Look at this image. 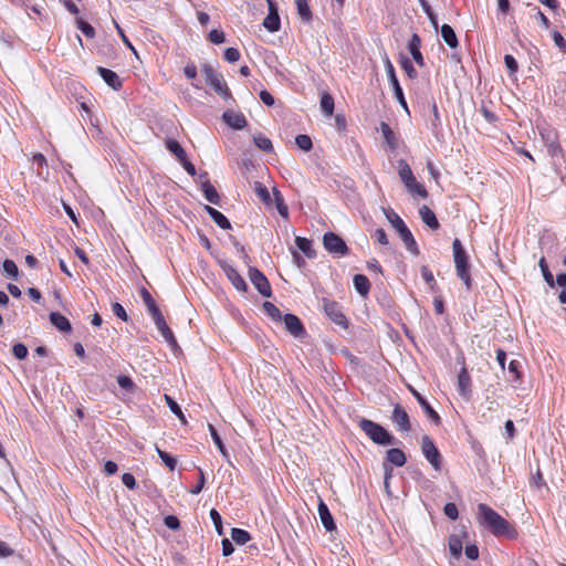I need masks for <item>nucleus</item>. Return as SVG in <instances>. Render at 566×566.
Listing matches in <instances>:
<instances>
[{"mask_svg": "<svg viewBox=\"0 0 566 566\" xmlns=\"http://www.w3.org/2000/svg\"><path fill=\"white\" fill-rule=\"evenodd\" d=\"M385 214H386L387 220L392 226V228L398 232L406 249L412 255H415V256L419 255L420 251H419L418 244H417L411 231L406 226L405 221L391 209L385 210Z\"/></svg>", "mask_w": 566, "mask_h": 566, "instance_id": "2", "label": "nucleus"}, {"mask_svg": "<svg viewBox=\"0 0 566 566\" xmlns=\"http://www.w3.org/2000/svg\"><path fill=\"white\" fill-rule=\"evenodd\" d=\"M166 400H167V403H168L170 410L176 416H178L180 420H184V415H182V411H181L180 407L178 406V403L169 396H166Z\"/></svg>", "mask_w": 566, "mask_h": 566, "instance_id": "61", "label": "nucleus"}, {"mask_svg": "<svg viewBox=\"0 0 566 566\" xmlns=\"http://www.w3.org/2000/svg\"><path fill=\"white\" fill-rule=\"evenodd\" d=\"M538 265L541 268V271L543 273V276L546 281V283L549 285V286H554V277H553V274L551 273L549 269H548V265L546 263V260L545 258H542L538 262Z\"/></svg>", "mask_w": 566, "mask_h": 566, "instance_id": "45", "label": "nucleus"}, {"mask_svg": "<svg viewBox=\"0 0 566 566\" xmlns=\"http://www.w3.org/2000/svg\"><path fill=\"white\" fill-rule=\"evenodd\" d=\"M117 384L119 385V387H122L123 389H125L127 391H133L135 388L134 381L132 380L130 377H128L126 375H119L117 377Z\"/></svg>", "mask_w": 566, "mask_h": 566, "instance_id": "49", "label": "nucleus"}, {"mask_svg": "<svg viewBox=\"0 0 566 566\" xmlns=\"http://www.w3.org/2000/svg\"><path fill=\"white\" fill-rule=\"evenodd\" d=\"M265 314L271 317L274 322H281L283 316L281 311L271 302L265 301L262 305Z\"/></svg>", "mask_w": 566, "mask_h": 566, "instance_id": "35", "label": "nucleus"}, {"mask_svg": "<svg viewBox=\"0 0 566 566\" xmlns=\"http://www.w3.org/2000/svg\"><path fill=\"white\" fill-rule=\"evenodd\" d=\"M286 331L295 337H300L305 334L304 326L301 319L294 314H285L282 318Z\"/></svg>", "mask_w": 566, "mask_h": 566, "instance_id": "15", "label": "nucleus"}, {"mask_svg": "<svg viewBox=\"0 0 566 566\" xmlns=\"http://www.w3.org/2000/svg\"><path fill=\"white\" fill-rule=\"evenodd\" d=\"M224 60L229 63H234L240 60V52L235 48H228L224 51Z\"/></svg>", "mask_w": 566, "mask_h": 566, "instance_id": "54", "label": "nucleus"}, {"mask_svg": "<svg viewBox=\"0 0 566 566\" xmlns=\"http://www.w3.org/2000/svg\"><path fill=\"white\" fill-rule=\"evenodd\" d=\"M203 209L210 216V218L217 223L218 227H220L223 230L231 229V223L223 213L207 205L203 207Z\"/></svg>", "mask_w": 566, "mask_h": 566, "instance_id": "22", "label": "nucleus"}, {"mask_svg": "<svg viewBox=\"0 0 566 566\" xmlns=\"http://www.w3.org/2000/svg\"><path fill=\"white\" fill-rule=\"evenodd\" d=\"M269 4V13L263 20L264 28L270 32H276L280 30L281 21L277 12L276 4L273 0H266Z\"/></svg>", "mask_w": 566, "mask_h": 566, "instance_id": "12", "label": "nucleus"}, {"mask_svg": "<svg viewBox=\"0 0 566 566\" xmlns=\"http://www.w3.org/2000/svg\"><path fill=\"white\" fill-rule=\"evenodd\" d=\"M13 355L17 359H24L28 356V348L24 344L18 343L13 345Z\"/></svg>", "mask_w": 566, "mask_h": 566, "instance_id": "53", "label": "nucleus"}, {"mask_svg": "<svg viewBox=\"0 0 566 566\" xmlns=\"http://www.w3.org/2000/svg\"><path fill=\"white\" fill-rule=\"evenodd\" d=\"M254 190H255V193L258 195V197L263 201V202H269L270 201V193H269V190L268 188L260 181H255L254 182Z\"/></svg>", "mask_w": 566, "mask_h": 566, "instance_id": "47", "label": "nucleus"}, {"mask_svg": "<svg viewBox=\"0 0 566 566\" xmlns=\"http://www.w3.org/2000/svg\"><path fill=\"white\" fill-rule=\"evenodd\" d=\"M386 461L396 467H402L405 465L407 458L402 450L392 448L387 451Z\"/></svg>", "mask_w": 566, "mask_h": 566, "instance_id": "26", "label": "nucleus"}, {"mask_svg": "<svg viewBox=\"0 0 566 566\" xmlns=\"http://www.w3.org/2000/svg\"><path fill=\"white\" fill-rule=\"evenodd\" d=\"M449 549L454 557H459L462 552V542L457 536H451L449 539Z\"/></svg>", "mask_w": 566, "mask_h": 566, "instance_id": "44", "label": "nucleus"}, {"mask_svg": "<svg viewBox=\"0 0 566 566\" xmlns=\"http://www.w3.org/2000/svg\"><path fill=\"white\" fill-rule=\"evenodd\" d=\"M421 275L426 283L430 286L431 290H434L437 283L433 276V273L429 270L428 266L423 265L421 266Z\"/></svg>", "mask_w": 566, "mask_h": 566, "instance_id": "50", "label": "nucleus"}, {"mask_svg": "<svg viewBox=\"0 0 566 566\" xmlns=\"http://www.w3.org/2000/svg\"><path fill=\"white\" fill-rule=\"evenodd\" d=\"M465 556L471 559L475 560L479 557V548L475 545H467L465 547Z\"/></svg>", "mask_w": 566, "mask_h": 566, "instance_id": "64", "label": "nucleus"}, {"mask_svg": "<svg viewBox=\"0 0 566 566\" xmlns=\"http://www.w3.org/2000/svg\"><path fill=\"white\" fill-rule=\"evenodd\" d=\"M231 538L237 544L243 545L251 539V535L245 530L234 527L231 530Z\"/></svg>", "mask_w": 566, "mask_h": 566, "instance_id": "36", "label": "nucleus"}, {"mask_svg": "<svg viewBox=\"0 0 566 566\" xmlns=\"http://www.w3.org/2000/svg\"><path fill=\"white\" fill-rule=\"evenodd\" d=\"M412 394L415 398L417 399L418 403L421 406L426 415L436 423H440V416L438 412L430 406V403L427 401V399L421 396L417 390L412 389Z\"/></svg>", "mask_w": 566, "mask_h": 566, "instance_id": "20", "label": "nucleus"}, {"mask_svg": "<svg viewBox=\"0 0 566 566\" xmlns=\"http://www.w3.org/2000/svg\"><path fill=\"white\" fill-rule=\"evenodd\" d=\"M444 514L450 518V520H457L458 518V515H459V512H458V507L454 503H447L444 505Z\"/></svg>", "mask_w": 566, "mask_h": 566, "instance_id": "57", "label": "nucleus"}, {"mask_svg": "<svg viewBox=\"0 0 566 566\" xmlns=\"http://www.w3.org/2000/svg\"><path fill=\"white\" fill-rule=\"evenodd\" d=\"M155 448H156V451H157L159 458L165 463V465L167 468H169L170 471H174L177 465L176 459L174 457H171L169 453H167L166 451L160 450L157 446Z\"/></svg>", "mask_w": 566, "mask_h": 566, "instance_id": "41", "label": "nucleus"}, {"mask_svg": "<svg viewBox=\"0 0 566 566\" xmlns=\"http://www.w3.org/2000/svg\"><path fill=\"white\" fill-rule=\"evenodd\" d=\"M441 36L446 44L450 46L451 49H455L459 44L457 34L453 30V28L449 24H443L441 27Z\"/></svg>", "mask_w": 566, "mask_h": 566, "instance_id": "28", "label": "nucleus"}, {"mask_svg": "<svg viewBox=\"0 0 566 566\" xmlns=\"http://www.w3.org/2000/svg\"><path fill=\"white\" fill-rule=\"evenodd\" d=\"M385 69H386V73L388 76V81L392 87L395 97L397 98L399 104L408 112V105L405 99L402 88H401L399 81L396 76L395 67L388 57H386V60H385Z\"/></svg>", "mask_w": 566, "mask_h": 566, "instance_id": "10", "label": "nucleus"}, {"mask_svg": "<svg viewBox=\"0 0 566 566\" xmlns=\"http://www.w3.org/2000/svg\"><path fill=\"white\" fill-rule=\"evenodd\" d=\"M453 258L457 270V275L467 286V290L471 289V275L469 272V258L459 239H454L452 243Z\"/></svg>", "mask_w": 566, "mask_h": 566, "instance_id": "4", "label": "nucleus"}, {"mask_svg": "<svg viewBox=\"0 0 566 566\" xmlns=\"http://www.w3.org/2000/svg\"><path fill=\"white\" fill-rule=\"evenodd\" d=\"M139 293H140L142 300L150 315H154L155 313L160 312L157 304L155 303L151 294L149 293V291L146 287H142Z\"/></svg>", "mask_w": 566, "mask_h": 566, "instance_id": "30", "label": "nucleus"}, {"mask_svg": "<svg viewBox=\"0 0 566 566\" xmlns=\"http://www.w3.org/2000/svg\"><path fill=\"white\" fill-rule=\"evenodd\" d=\"M374 237L377 240V242L381 245H387L389 243L387 234L385 230L381 228L375 230Z\"/></svg>", "mask_w": 566, "mask_h": 566, "instance_id": "62", "label": "nucleus"}, {"mask_svg": "<svg viewBox=\"0 0 566 566\" xmlns=\"http://www.w3.org/2000/svg\"><path fill=\"white\" fill-rule=\"evenodd\" d=\"M202 192L207 201L213 205H220V196L210 180L202 181Z\"/></svg>", "mask_w": 566, "mask_h": 566, "instance_id": "27", "label": "nucleus"}, {"mask_svg": "<svg viewBox=\"0 0 566 566\" xmlns=\"http://www.w3.org/2000/svg\"><path fill=\"white\" fill-rule=\"evenodd\" d=\"M295 144L304 151H310L313 147L312 139L308 135L300 134L295 137Z\"/></svg>", "mask_w": 566, "mask_h": 566, "instance_id": "40", "label": "nucleus"}, {"mask_svg": "<svg viewBox=\"0 0 566 566\" xmlns=\"http://www.w3.org/2000/svg\"><path fill=\"white\" fill-rule=\"evenodd\" d=\"M541 136L547 146L548 153L554 155L559 149L556 138L549 132H541Z\"/></svg>", "mask_w": 566, "mask_h": 566, "instance_id": "38", "label": "nucleus"}, {"mask_svg": "<svg viewBox=\"0 0 566 566\" xmlns=\"http://www.w3.org/2000/svg\"><path fill=\"white\" fill-rule=\"evenodd\" d=\"M223 270L228 276V279L231 281L233 286L238 291L245 292L248 290V285L244 281V279L239 274V272L232 266V265H224Z\"/></svg>", "mask_w": 566, "mask_h": 566, "instance_id": "17", "label": "nucleus"}, {"mask_svg": "<svg viewBox=\"0 0 566 566\" xmlns=\"http://www.w3.org/2000/svg\"><path fill=\"white\" fill-rule=\"evenodd\" d=\"M421 46V40L420 36L417 33H413L409 43H408V50L410 54L412 55V59L419 66L424 65V60L422 56V53L420 52Z\"/></svg>", "mask_w": 566, "mask_h": 566, "instance_id": "19", "label": "nucleus"}, {"mask_svg": "<svg viewBox=\"0 0 566 566\" xmlns=\"http://www.w3.org/2000/svg\"><path fill=\"white\" fill-rule=\"evenodd\" d=\"M76 24H77V28L82 31V33H83L85 36H87V38H90V39H92V38H94V36H95V30H94V28H93L90 23H87L86 21H84L83 19L77 18V19H76Z\"/></svg>", "mask_w": 566, "mask_h": 566, "instance_id": "43", "label": "nucleus"}, {"mask_svg": "<svg viewBox=\"0 0 566 566\" xmlns=\"http://www.w3.org/2000/svg\"><path fill=\"white\" fill-rule=\"evenodd\" d=\"M210 518L214 525L216 531L219 535H222V518L219 512L216 509H211Z\"/></svg>", "mask_w": 566, "mask_h": 566, "instance_id": "51", "label": "nucleus"}, {"mask_svg": "<svg viewBox=\"0 0 566 566\" xmlns=\"http://www.w3.org/2000/svg\"><path fill=\"white\" fill-rule=\"evenodd\" d=\"M391 420L398 427V430L402 432H408L410 430L409 416L400 405H396L394 407Z\"/></svg>", "mask_w": 566, "mask_h": 566, "instance_id": "13", "label": "nucleus"}, {"mask_svg": "<svg viewBox=\"0 0 566 566\" xmlns=\"http://www.w3.org/2000/svg\"><path fill=\"white\" fill-rule=\"evenodd\" d=\"M398 175L409 193L417 195L421 198L428 197V191L424 186L417 181L410 166L405 159L398 160Z\"/></svg>", "mask_w": 566, "mask_h": 566, "instance_id": "5", "label": "nucleus"}, {"mask_svg": "<svg viewBox=\"0 0 566 566\" xmlns=\"http://www.w3.org/2000/svg\"><path fill=\"white\" fill-rule=\"evenodd\" d=\"M400 66L410 78L417 77L418 73H417L416 69L413 67L411 61L407 56L401 55Z\"/></svg>", "mask_w": 566, "mask_h": 566, "instance_id": "42", "label": "nucleus"}, {"mask_svg": "<svg viewBox=\"0 0 566 566\" xmlns=\"http://www.w3.org/2000/svg\"><path fill=\"white\" fill-rule=\"evenodd\" d=\"M254 144L258 148H260L263 151L271 153L273 150L272 142L265 137L264 135H256L253 138Z\"/></svg>", "mask_w": 566, "mask_h": 566, "instance_id": "39", "label": "nucleus"}, {"mask_svg": "<svg viewBox=\"0 0 566 566\" xmlns=\"http://www.w3.org/2000/svg\"><path fill=\"white\" fill-rule=\"evenodd\" d=\"M208 429H209V432H210V436L214 442V444L217 446V448L219 449L220 453L222 454V457L229 461V452L227 451L223 442H222V439L221 437L219 436L217 429L211 424V423H208Z\"/></svg>", "mask_w": 566, "mask_h": 566, "instance_id": "31", "label": "nucleus"}, {"mask_svg": "<svg viewBox=\"0 0 566 566\" xmlns=\"http://www.w3.org/2000/svg\"><path fill=\"white\" fill-rule=\"evenodd\" d=\"M478 510L482 518V523L488 526L495 536L513 537L515 535L510 523L489 505L481 503L478 505Z\"/></svg>", "mask_w": 566, "mask_h": 566, "instance_id": "1", "label": "nucleus"}, {"mask_svg": "<svg viewBox=\"0 0 566 566\" xmlns=\"http://www.w3.org/2000/svg\"><path fill=\"white\" fill-rule=\"evenodd\" d=\"M323 310L325 314L337 325L347 327V318L342 313L340 306L335 301L323 298Z\"/></svg>", "mask_w": 566, "mask_h": 566, "instance_id": "11", "label": "nucleus"}, {"mask_svg": "<svg viewBox=\"0 0 566 566\" xmlns=\"http://www.w3.org/2000/svg\"><path fill=\"white\" fill-rule=\"evenodd\" d=\"M421 450L426 459L430 462L434 470L441 469V454L437 449L432 439L423 436L421 440Z\"/></svg>", "mask_w": 566, "mask_h": 566, "instance_id": "8", "label": "nucleus"}, {"mask_svg": "<svg viewBox=\"0 0 566 566\" xmlns=\"http://www.w3.org/2000/svg\"><path fill=\"white\" fill-rule=\"evenodd\" d=\"M334 98L328 93H323L321 96V108L325 116L331 117L334 113Z\"/></svg>", "mask_w": 566, "mask_h": 566, "instance_id": "34", "label": "nucleus"}, {"mask_svg": "<svg viewBox=\"0 0 566 566\" xmlns=\"http://www.w3.org/2000/svg\"><path fill=\"white\" fill-rule=\"evenodd\" d=\"M420 4L426 12L428 19L430 20L432 27L438 29V20L436 13L432 11L431 6L426 0H420Z\"/></svg>", "mask_w": 566, "mask_h": 566, "instance_id": "46", "label": "nucleus"}, {"mask_svg": "<svg viewBox=\"0 0 566 566\" xmlns=\"http://www.w3.org/2000/svg\"><path fill=\"white\" fill-rule=\"evenodd\" d=\"M419 214H420L423 223H426L430 229H432V230L439 229V227H440L439 221H438L434 212L429 207L422 206L419 209Z\"/></svg>", "mask_w": 566, "mask_h": 566, "instance_id": "24", "label": "nucleus"}, {"mask_svg": "<svg viewBox=\"0 0 566 566\" xmlns=\"http://www.w3.org/2000/svg\"><path fill=\"white\" fill-rule=\"evenodd\" d=\"M297 13L303 21L310 22L312 20V12L306 0H296Z\"/></svg>", "mask_w": 566, "mask_h": 566, "instance_id": "37", "label": "nucleus"}, {"mask_svg": "<svg viewBox=\"0 0 566 566\" xmlns=\"http://www.w3.org/2000/svg\"><path fill=\"white\" fill-rule=\"evenodd\" d=\"M295 244L308 259H314L316 256L315 250L312 248V241L303 238L296 237Z\"/></svg>", "mask_w": 566, "mask_h": 566, "instance_id": "29", "label": "nucleus"}, {"mask_svg": "<svg viewBox=\"0 0 566 566\" xmlns=\"http://www.w3.org/2000/svg\"><path fill=\"white\" fill-rule=\"evenodd\" d=\"M122 482L129 490H134L137 486L136 479L132 473H124L122 475Z\"/></svg>", "mask_w": 566, "mask_h": 566, "instance_id": "59", "label": "nucleus"}, {"mask_svg": "<svg viewBox=\"0 0 566 566\" xmlns=\"http://www.w3.org/2000/svg\"><path fill=\"white\" fill-rule=\"evenodd\" d=\"M504 63L511 74L515 73L518 69L517 61L514 59L513 55L506 54L504 56Z\"/></svg>", "mask_w": 566, "mask_h": 566, "instance_id": "58", "label": "nucleus"}, {"mask_svg": "<svg viewBox=\"0 0 566 566\" xmlns=\"http://www.w3.org/2000/svg\"><path fill=\"white\" fill-rule=\"evenodd\" d=\"M97 73L105 81V83L113 90H119L122 87V81L119 76L112 70L98 66Z\"/></svg>", "mask_w": 566, "mask_h": 566, "instance_id": "18", "label": "nucleus"}, {"mask_svg": "<svg viewBox=\"0 0 566 566\" xmlns=\"http://www.w3.org/2000/svg\"><path fill=\"white\" fill-rule=\"evenodd\" d=\"M208 39L213 44H221L226 41V35L223 31L213 29L210 31Z\"/></svg>", "mask_w": 566, "mask_h": 566, "instance_id": "52", "label": "nucleus"}, {"mask_svg": "<svg viewBox=\"0 0 566 566\" xmlns=\"http://www.w3.org/2000/svg\"><path fill=\"white\" fill-rule=\"evenodd\" d=\"M249 279L262 296L270 297L272 295L270 282L259 269L250 266Z\"/></svg>", "mask_w": 566, "mask_h": 566, "instance_id": "9", "label": "nucleus"}, {"mask_svg": "<svg viewBox=\"0 0 566 566\" xmlns=\"http://www.w3.org/2000/svg\"><path fill=\"white\" fill-rule=\"evenodd\" d=\"M222 118L227 125L234 129H242L247 125V119L242 113H235L228 109L223 113Z\"/></svg>", "mask_w": 566, "mask_h": 566, "instance_id": "16", "label": "nucleus"}, {"mask_svg": "<svg viewBox=\"0 0 566 566\" xmlns=\"http://www.w3.org/2000/svg\"><path fill=\"white\" fill-rule=\"evenodd\" d=\"M324 249L332 254L344 256L347 255L349 249L346 242L334 232H326L323 237Z\"/></svg>", "mask_w": 566, "mask_h": 566, "instance_id": "7", "label": "nucleus"}, {"mask_svg": "<svg viewBox=\"0 0 566 566\" xmlns=\"http://www.w3.org/2000/svg\"><path fill=\"white\" fill-rule=\"evenodd\" d=\"M165 525L170 530H178L180 526L178 517L174 515H168L165 517Z\"/></svg>", "mask_w": 566, "mask_h": 566, "instance_id": "63", "label": "nucleus"}, {"mask_svg": "<svg viewBox=\"0 0 566 566\" xmlns=\"http://www.w3.org/2000/svg\"><path fill=\"white\" fill-rule=\"evenodd\" d=\"M201 72L205 76L206 83L213 88V91L223 99L231 97V93L227 83L223 81L222 75L214 72L213 67L209 64H203Z\"/></svg>", "mask_w": 566, "mask_h": 566, "instance_id": "6", "label": "nucleus"}, {"mask_svg": "<svg viewBox=\"0 0 566 566\" xmlns=\"http://www.w3.org/2000/svg\"><path fill=\"white\" fill-rule=\"evenodd\" d=\"M354 287L359 295L366 297L369 294L370 283L366 275L355 274L353 277Z\"/></svg>", "mask_w": 566, "mask_h": 566, "instance_id": "25", "label": "nucleus"}, {"mask_svg": "<svg viewBox=\"0 0 566 566\" xmlns=\"http://www.w3.org/2000/svg\"><path fill=\"white\" fill-rule=\"evenodd\" d=\"M359 428L376 444L391 446L396 441L395 437L391 436L384 427L371 420L365 418L360 419Z\"/></svg>", "mask_w": 566, "mask_h": 566, "instance_id": "3", "label": "nucleus"}, {"mask_svg": "<svg viewBox=\"0 0 566 566\" xmlns=\"http://www.w3.org/2000/svg\"><path fill=\"white\" fill-rule=\"evenodd\" d=\"M2 268L8 275L12 276L13 279L18 277L19 270L17 264L12 260H4L2 263Z\"/></svg>", "mask_w": 566, "mask_h": 566, "instance_id": "48", "label": "nucleus"}, {"mask_svg": "<svg viewBox=\"0 0 566 566\" xmlns=\"http://www.w3.org/2000/svg\"><path fill=\"white\" fill-rule=\"evenodd\" d=\"M50 322L53 326H55L60 332L71 333L72 326L70 321L59 312L50 313Z\"/></svg>", "mask_w": 566, "mask_h": 566, "instance_id": "23", "label": "nucleus"}, {"mask_svg": "<svg viewBox=\"0 0 566 566\" xmlns=\"http://www.w3.org/2000/svg\"><path fill=\"white\" fill-rule=\"evenodd\" d=\"M112 310H113L114 315H116L118 318H120L124 322L128 321L127 313H126L125 308L119 303H117V302L113 303Z\"/></svg>", "mask_w": 566, "mask_h": 566, "instance_id": "56", "label": "nucleus"}, {"mask_svg": "<svg viewBox=\"0 0 566 566\" xmlns=\"http://www.w3.org/2000/svg\"><path fill=\"white\" fill-rule=\"evenodd\" d=\"M166 148L176 156V158L180 161L184 160L187 156L185 149L181 147V145L175 140V139H167L166 140Z\"/></svg>", "mask_w": 566, "mask_h": 566, "instance_id": "33", "label": "nucleus"}, {"mask_svg": "<svg viewBox=\"0 0 566 566\" xmlns=\"http://www.w3.org/2000/svg\"><path fill=\"white\" fill-rule=\"evenodd\" d=\"M380 130H381L382 137H384L385 142L388 144V146L391 149H396L397 140H396L395 133L392 132L390 126L387 123L381 122Z\"/></svg>", "mask_w": 566, "mask_h": 566, "instance_id": "32", "label": "nucleus"}, {"mask_svg": "<svg viewBox=\"0 0 566 566\" xmlns=\"http://www.w3.org/2000/svg\"><path fill=\"white\" fill-rule=\"evenodd\" d=\"M318 514L321 522L323 526L326 528V531L332 532L336 528V524L334 522V518L327 507V505L321 501L318 504Z\"/></svg>", "mask_w": 566, "mask_h": 566, "instance_id": "21", "label": "nucleus"}, {"mask_svg": "<svg viewBox=\"0 0 566 566\" xmlns=\"http://www.w3.org/2000/svg\"><path fill=\"white\" fill-rule=\"evenodd\" d=\"M199 479L197 481V484L190 490L191 494H199L202 489L205 488L206 478L203 471L199 468Z\"/></svg>", "mask_w": 566, "mask_h": 566, "instance_id": "55", "label": "nucleus"}, {"mask_svg": "<svg viewBox=\"0 0 566 566\" xmlns=\"http://www.w3.org/2000/svg\"><path fill=\"white\" fill-rule=\"evenodd\" d=\"M160 334L169 345L177 346L176 338L168 326H165V328L160 331Z\"/></svg>", "mask_w": 566, "mask_h": 566, "instance_id": "60", "label": "nucleus"}, {"mask_svg": "<svg viewBox=\"0 0 566 566\" xmlns=\"http://www.w3.org/2000/svg\"><path fill=\"white\" fill-rule=\"evenodd\" d=\"M457 389L463 399L469 400L471 398V377L465 368H462L458 374Z\"/></svg>", "mask_w": 566, "mask_h": 566, "instance_id": "14", "label": "nucleus"}]
</instances>
